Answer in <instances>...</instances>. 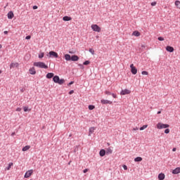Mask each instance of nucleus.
<instances>
[{
  "mask_svg": "<svg viewBox=\"0 0 180 180\" xmlns=\"http://www.w3.org/2000/svg\"><path fill=\"white\" fill-rule=\"evenodd\" d=\"M34 66L37 67L38 68H44L45 70L49 68V66H47L44 62H34Z\"/></svg>",
  "mask_w": 180,
  "mask_h": 180,
  "instance_id": "obj_1",
  "label": "nucleus"
},
{
  "mask_svg": "<svg viewBox=\"0 0 180 180\" xmlns=\"http://www.w3.org/2000/svg\"><path fill=\"white\" fill-rule=\"evenodd\" d=\"M49 58L53 57L54 58H58V53L54 51H49V54L46 55Z\"/></svg>",
  "mask_w": 180,
  "mask_h": 180,
  "instance_id": "obj_2",
  "label": "nucleus"
},
{
  "mask_svg": "<svg viewBox=\"0 0 180 180\" xmlns=\"http://www.w3.org/2000/svg\"><path fill=\"white\" fill-rule=\"evenodd\" d=\"M168 127H169V124H162L161 122H159L157 124V129H168Z\"/></svg>",
  "mask_w": 180,
  "mask_h": 180,
  "instance_id": "obj_3",
  "label": "nucleus"
},
{
  "mask_svg": "<svg viewBox=\"0 0 180 180\" xmlns=\"http://www.w3.org/2000/svg\"><path fill=\"white\" fill-rule=\"evenodd\" d=\"M91 29H92V30H94V32H97V33L101 32V27H99L96 24L92 25Z\"/></svg>",
  "mask_w": 180,
  "mask_h": 180,
  "instance_id": "obj_4",
  "label": "nucleus"
},
{
  "mask_svg": "<svg viewBox=\"0 0 180 180\" xmlns=\"http://www.w3.org/2000/svg\"><path fill=\"white\" fill-rule=\"evenodd\" d=\"M130 68H131V74H133L134 75H136V74H137V68H136V67H134V65L131 64L130 65Z\"/></svg>",
  "mask_w": 180,
  "mask_h": 180,
  "instance_id": "obj_5",
  "label": "nucleus"
},
{
  "mask_svg": "<svg viewBox=\"0 0 180 180\" xmlns=\"http://www.w3.org/2000/svg\"><path fill=\"white\" fill-rule=\"evenodd\" d=\"M101 103H102V105H112V101H109V100H105V99H102L101 101Z\"/></svg>",
  "mask_w": 180,
  "mask_h": 180,
  "instance_id": "obj_6",
  "label": "nucleus"
},
{
  "mask_svg": "<svg viewBox=\"0 0 180 180\" xmlns=\"http://www.w3.org/2000/svg\"><path fill=\"white\" fill-rule=\"evenodd\" d=\"M32 174H33V169L28 170L27 172H26L24 176L25 178H30Z\"/></svg>",
  "mask_w": 180,
  "mask_h": 180,
  "instance_id": "obj_7",
  "label": "nucleus"
},
{
  "mask_svg": "<svg viewBox=\"0 0 180 180\" xmlns=\"http://www.w3.org/2000/svg\"><path fill=\"white\" fill-rule=\"evenodd\" d=\"M130 90L126 89L124 90H122L120 92V95H129V94H130Z\"/></svg>",
  "mask_w": 180,
  "mask_h": 180,
  "instance_id": "obj_8",
  "label": "nucleus"
},
{
  "mask_svg": "<svg viewBox=\"0 0 180 180\" xmlns=\"http://www.w3.org/2000/svg\"><path fill=\"white\" fill-rule=\"evenodd\" d=\"M78 60H79V57H78V56H77V55H72V56H71L70 61H78Z\"/></svg>",
  "mask_w": 180,
  "mask_h": 180,
  "instance_id": "obj_9",
  "label": "nucleus"
},
{
  "mask_svg": "<svg viewBox=\"0 0 180 180\" xmlns=\"http://www.w3.org/2000/svg\"><path fill=\"white\" fill-rule=\"evenodd\" d=\"M172 174L176 175L177 174H180V167H176V169L172 170Z\"/></svg>",
  "mask_w": 180,
  "mask_h": 180,
  "instance_id": "obj_10",
  "label": "nucleus"
},
{
  "mask_svg": "<svg viewBox=\"0 0 180 180\" xmlns=\"http://www.w3.org/2000/svg\"><path fill=\"white\" fill-rule=\"evenodd\" d=\"M166 50L167 51H168L169 53H174V47L170 46H167L166 47Z\"/></svg>",
  "mask_w": 180,
  "mask_h": 180,
  "instance_id": "obj_11",
  "label": "nucleus"
},
{
  "mask_svg": "<svg viewBox=\"0 0 180 180\" xmlns=\"http://www.w3.org/2000/svg\"><path fill=\"white\" fill-rule=\"evenodd\" d=\"M30 74H31V75H34L36 74V70L34 69V67L31 68L29 70Z\"/></svg>",
  "mask_w": 180,
  "mask_h": 180,
  "instance_id": "obj_12",
  "label": "nucleus"
},
{
  "mask_svg": "<svg viewBox=\"0 0 180 180\" xmlns=\"http://www.w3.org/2000/svg\"><path fill=\"white\" fill-rule=\"evenodd\" d=\"M100 154V157H105V155H106V150H105V149H101L99 152Z\"/></svg>",
  "mask_w": 180,
  "mask_h": 180,
  "instance_id": "obj_13",
  "label": "nucleus"
},
{
  "mask_svg": "<svg viewBox=\"0 0 180 180\" xmlns=\"http://www.w3.org/2000/svg\"><path fill=\"white\" fill-rule=\"evenodd\" d=\"M72 18L70 17V16H64L63 18V20H64V22H70V20H72Z\"/></svg>",
  "mask_w": 180,
  "mask_h": 180,
  "instance_id": "obj_14",
  "label": "nucleus"
},
{
  "mask_svg": "<svg viewBox=\"0 0 180 180\" xmlns=\"http://www.w3.org/2000/svg\"><path fill=\"white\" fill-rule=\"evenodd\" d=\"M59 79H60V77H58L57 75L53 76V82H55V84H58Z\"/></svg>",
  "mask_w": 180,
  "mask_h": 180,
  "instance_id": "obj_15",
  "label": "nucleus"
},
{
  "mask_svg": "<svg viewBox=\"0 0 180 180\" xmlns=\"http://www.w3.org/2000/svg\"><path fill=\"white\" fill-rule=\"evenodd\" d=\"M13 16H15V15L13 14V12L10 11L8 13V19H13Z\"/></svg>",
  "mask_w": 180,
  "mask_h": 180,
  "instance_id": "obj_16",
  "label": "nucleus"
},
{
  "mask_svg": "<svg viewBox=\"0 0 180 180\" xmlns=\"http://www.w3.org/2000/svg\"><path fill=\"white\" fill-rule=\"evenodd\" d=\"M158 179L159 180H164V179H165V174H164L162 173L159 174Z\"/></svg>",
  "mask_w": 180,
  "mask_h": 180,
  "instance_id": "obj_17",
  "label": "nucleus"
},
{
  "mask_svg": "<svg viewBox=\"0 0 180 180\" xmlns=\"http://www.w3.org/2000/svg\"><path fill=\"white\" fill-rule=\"evenodd\" d=\"M65 60L66 61H71V55L70 54H65Z\"/></svg>",
  "mask_w": 180,
  "mask_h": 180,
  "instance_id": "obj_18",
  "label": "nucleus"
},
{
  "mask_svg": "<svg viewBox=\"0 0 180 180\" xmlns=\"http://www.w3.org/2000/svg\"><path fill=\"white\" fill-rule=\"evenodd\" d=\"M53 77H54V73L50 72L46 75V78H48V79H50L51 78H53Z\"/></svg>",
  "mask_w": 180,
  "mask_h": 180,
  "instance_id": "obj_19",
  "label": "nucleus"
},
{
  "mask_svg": "<svg viewBox=\"0 0 180 180\" xmlns=\"http://www.w3.org/2000/svg\"><path fill=\"white\" fill-rule=\"evenodd\" d=\"M141 161H143V158L141 157H137L134 159L135 162H140Z\"/></svg>",
  "mask_w": 180,
  "mask_h": 180,
  "instance_id": "obj_20",
  "label": "nucleus"
},
{
  "mask_svg": "<svg viewBox=\"0 0 180 180\" xmlns=\"http://www.w3.org/2000/svg\"><path fill=\"white\" fill-rule=\"evenodd\" d=\"M19 65V64L18 63H11L10 65V68H15V67H18Z\"/></svg>",
  "mask_w": 180,
  "mask_h": 180,
  "instance_id": "obj_21",
  "label": "nucleus"
},
{
  "mask_svg": "<svg viewBox=\"0 0 180 180\" xmlns=\"http://www.w3.org/2000/svg\"><path fill=\"white\" fill-rule=\"evenodd\" d=\"M132 36H136V37H139V36H140V32L139 31H134L132 33Z\"/></svg>",
  "mask_w": 180,
  "mask_h": 180,
  "instance_id": "obj_22",
  "label": "nucleus"
},
{
  "mask_svg": "<svg viewBox=\"0 0 180 180\" xmlns=\"http://www.w3.org/2000/svg\"><path fill=\"white\" fill-rule=\"evenodd\" d=\"M64 82H65L64 79H59V80H58V84L59 85H63V84H64Z\"/></svg>",
  "mask_w": 180,
  "mask_h": 180,
  "instance_id": "obj_23",
  "label": "nucleus"
},
{
  "mask_svg": "<svg viewBox=\"0 0 180 180\" xmlns=\"http://www.w3.org/2000/svg\"><path fill=\"white\" fill-rule=\"evenodd\" d=\"M30 149V146H25L22 148V151H27V150Z\"/></svg>",
  "mask_w": 180,
  "mask_h": 180,
  "instance_id": "obj_24",
  "label": "nucleus"
},
{
  "mask_svg": "<svg viewBox=\"0 0 180 180\" xmlns=\"http://www.w3.org/2000/svg\"><path fill=\"white\" fill-rule=\"evenodd\" d=\"M175 6H176V8H178L179 9H180V1H176L174 2Z\"/></svg>",
  "mask_w": 180,
  "mask_h": 180,
  "instance_id": "obj_25",
  "label": "nucleus"
},
{
  "mask_svg": "<svg viewBox=\"0 0 180 180\" xmlns=\"http://www.w3.org/2000/svg\"><path fill=\"white\" fill-rule=\"evenodd\" d=\"M94 130H95V127L89 128V136H91V134H92L94 133Z\"/></svg>",
  "mask_w": 180,
  "mask_h": 180,
  "instance_id": "obj_26",
  "label": "nucleus"
},
{
  "mask_svg": "<svg viewBox=\"0 0 180 180\" xmlns=\"http://www.w3.org/2000/svg\"><path fill=\"white\" fill-rule=\"evenodd\" d=\"M12 165H13V162H10L8 165V167L6 168V169H7V171H9V169H11V167H12Z\"/></svg>",
  "mask_w": 180,
  "mask_h": 180,
  "instance_id": "obj_27",
  "label": "nucleus"
},
{
  "mask_svg": "<svg viewBox=\"0 0 180 180\" xmlns=\"http://www.w3.org/2000/svg\"><path fill=\"white\" fill-rule=\"evenodd\" d=\"M147 127H148V125L146 124V125H143V127H141L139 130L141 131H143L145 129H147Z\"/></svg>",
  "mask_w": 180,
  "mask_h": 180,
  "instance_id": "obj_28",
  "label": "nucleus"
},
{
  "mask_svg": "<svg viewBox=\"0 0 180 180\" xmlns=\"http://www.w3.org/2000/svg\"><path fill=\"white\" fill-rule=\"evenodd\" d=\"M89 110H94V109H95V105H89Z\"/></svg>",
  "mask_w": 180,
  "mask_h": 180,
  "instance_id": "obj_29",
  "label": "nucleus"
},
{
  "mask_svg": "<svg viewBox=\"0 0 180 180\" xmlns=\"http://www.w3.org/2000/svg\"><path fill=\"white\" fill-rule=\"evenodd\" d=\"M89 64H91L89 60H86L83 63V65H89Z\"/></svg>",
  "mask_w": 180,
  "mask_h": 180,
  "instance_id": "obj_30",
  "label": "nucleus"
},
{
  "mask_svg": "<svg viewBox=\"0 0 180 180\" xmlns=\"http://www.w3.org/2000/svg\"><path fill=\"white\" fill-rule=\"evenodd\" d=\"M39 58H43V57H44V53H41L39 56H38Z\"/></svg>",
  "mask_w": 180,
  "mask_h": 180,
  "instance_id": "obj_31",
  "label": "nucleus"
},
{
  "mask_svg": "<svg viewBox=\"0 0 180 180\" xmlns=\"http://www.w3.org/2000/svg\"><path fill=\"white\" fill-rule=\"evenodd\" d=\"M112 153H113V150H112V149L108 148V149L107 150V153H108V154H112Z\"/></svg>",
  "mask_w": 180,
  "mask_h": 180,
  "instance_id": "obj_32",
  "label": "nucleus"
},
{
  "mask_svg": "<svg viewBox=\"0 0 180 180\" xmlns=\"http://www.w3.org/2000/svg\"><path fill=\"white\" fill-rule=\"evenodd\" d=\"M141 74H142V75H148V72H147V71H142Z\"/></svg>",
  "mask_w": 180,
  "mask_h": 180,
  "instance_id": "obj_33",
  "label": "nucleus"
},
{
  "mask_svg": "<svg viewBox=\"0 0 180 180\" xmlns=\"http://www.w3.org/2000/svg\"><path fill=\"white\" fill-rule=\"evenodd\" d=\"M158 39L159 40V41H164V37H159Z\"/></svg>",
  "mask_w": 180,
  "mask_h": 180,
  "instance_id": "obj_34",
  "label": "nucleus"
},
{
  "mask_svg": "<svg viewBox=\"0 0 180 180\" xmlns=\"http://www.w3.org/2000/svg\"><path fill=\"white\" fill-rule=\"evenodd\" d=\"M89 53H91V54H95V51H94L92 49H89Z\"/></svg>",
  "mask_w": 180,
  "mask_h": 180,
  "instance_id": "obj_35",
  "label": "nucleus"
},
{
  "mask_svg": "<svg viewBox=\"0 0 180 180\" xmlns=\"http://www.w3.org/2000/svg\"><path fill=\"white\" fill-rule=\"evenodd\" d=\"M78 65L79 67H80L81 70H84L85 68V67L82 64H79Z\"/></svg>",
  "mask_w": 180,
  "mask_h": 180,
  "instance_id": "obj_36",
  "label": "nucleus"
},
{
  "mask_svg": "<svg viewBox=\"0 0 180 180\" xmlns=\"http://www.w3.org/2000/svg\"><path fill=\"white\" fill-rule=\"evenodd\" d=\"M105 95H112V93H110V91H105Z\"/></svg>",
  "mask_w": 180,
  "mask_h": 180,
  "instance_id": "obj_37",
  "label": "nucleus"
},
{
  "mask_svg": "<svg viewBox=\"0 0 180 180\" xmlns=\"http://www.w3.org/2000/svg\"><path fill=\"white\" fill-rule=\"evenodd\" d=\"M30 39H32V37L30 35H28L25 37L26 40H30Z\"/></svg>",
  "mask_w": 180,
  "mask_h": 180,
  "instance_id": "obj_38",
  "label": "nucleus"
},
{
  "mask_svg": "<svg viewBox=\"0 0 180 180\" xmlns=\"http://www.w3.org/2000/svg\"><path fill=\"white\" fill-rule=\"evenodd\" d=\"M165 134H168L169 133V129H166L165 130Z\"/></svg>",
  "mask_w": 180,
  "mask_h": 180,
  "instance_id": "obj_39",
  "label": "nucleus"
},
{
  "mask_svg": "<svg viewBox=\"0 0 180 180\" xmlns=\"http://www.w3.org/2000/svg\"><path fill=\"white\" fill-rule=\"evenodd\" d=\"M24 112H27L29 110V108L28 107H24Z\"/></svg>",
  "mask_w": 180,
  "mask_h": 180,
  "instance_id": "obj_40",
  "label": "nucleus"
},
{
  "mask_svg": "<svg viewBox=\"0 0 180 180\" xmlns=\"http://www.w3.org/2000/svg\"><path fill=\"white\" fill-rule=\"evenodd\" d=\"M155 5H157V2L153 1L151 3V6H155Z\"/></svg>",
  "mask_w": 180,
  "mask_h": 180,
  "instance_id": "obj_41",
  "label": "nucleus"
},
{
  "mask_svg": "<svg viewBox=\"0 0 180 180\" xmlns=\"http://www.w3.org/2000/svg\"><path fill=\"white\" fill-rule=\"evenodd\" d=\"M72 84H74V81H71L69 84H68V86L72 85Z\"/></svg>",
  "mask_w": 180,
  "mask_h": 180,
  "instance_id": "obj_42",
  "label": "nucleus"
},
{
  "mask_svg": "<svg viewBox=\"0 0 180 180\" xmlns=\"http://www.w3.org/2000/svg\"><path fill=\"white\" fill-rule=\"evenodd\" d=\"M73 93H74V90H71L69 91V95H72Z\"/></svg>",
  "mask_w": 180,
  "mask_h": 180,
  "instance_id": "obj_43",
  "label": "nucleus"
},
{
  "mask_svg": "<svg viewBox=\"0 0 180 180\" xmlns=\"http://www.w3.org/2000/svg\"><path fill=\"white\" fill-rule=\"evenodd\" d=\"M122 167H123L124 170L127 169V166L126 165H124Z\"/></svg>",
  "mask_w": 180,
  "mask_h": 180,
  "instance_id": "obj_44",
  "label": "nucleus"
},
{
  "mask_svg": "<svg viewBox=\"0 0 180 180\" xmlns=\"http://www.w3.org/2000/svg\"><path fill=\"white\" fill-rule=\"evenodd\" d=\"M84 174H86L88 172V169H85L83 170Z\"/></svg>",
  "mask_w": 180,
  "mask_h": 180,
  "instance_id": "obj_45",
  "label": "nucleus"
},
{
  "mask_svg": "<svg viewBox=\"0 0 180 180\" xmlns=\"http://www.w3.org/2000/svg\"><path fill=\"white\" fill-rule=\"evenodd\" d=\"M20 110H22V108H18L16 109V111H17V112H20Z\"/></svg>",
  "mask_w": 180,
  "mask_h": 180,
  "instance_id": "obj_46",
  "label": "nucleus"
},
{
  "mask_svg": "<svg viewBox=\"0 0 180 180\" xmlns=\"http://www.w3.org/2000/svg\"><path fill=\"white\" fill-rule=\"evenodd\" d=\"M111 95H112V98H116V94H115L113 93L112 94L111 93Z\"/></svg>",
  "mask_w": 180,
  "mask_h": 180,
  "instance_id": "obj_47",
  "label": "nucleus"
},
{
  "mask_svg": "<svg viewBox=\"0 0 180 180\" xmlns=\"http://www.w3.org/2000/svg\"><path fill=\"white\" fill-rule=\"evenodd\" d=\"M32 8H33V9H37L38 7H37V6H34Z\"/></svg>",
  "mask_w": 180,
  "mask_h": 180,
  "instance_id": "obj_48",
  "label": "nucleus"
},
{
  "mask_svg": "<svg viewBox=\"0 0 180 180\" xmlns=\"http://www.w3.org/2000/svg\"><path fill=\"white\" fill-rule=\"evenodd\" d=\"M4 34H8V31H4Z\"/></svg>",
  "mask_w": 180,
  "mask_h": 180,
  "instance_id": "obj_49",
  "label": "nucleus"
},
{
  "mask_svg": "<svg viewBox=\"0 0 180 180\" xmlns=\"http://www.w3.org/2000/svg\"><path fill=\"white\" fill-rule=\"evenodd\" d=\"M172 151H176V148H174L172 149Z\"/></svg>",
  "mask_w": 180,
  "mask_h": 180,
  "instance_id": "obj_50",
  "label": "nucleus"
},
{
  "mask_svg": "<svg viewBox=\"0 0 180 180\" xmlns=\"http://www.w3.org/2000/svg\"><path fill=\"white\" fill-rule=\"evenodd\" d=\"M134 130H139V128H137V127L134 128Z\"/></svg>",
  "mask_w": 180,
  "mask_h": 180,
  "instance_id": "obj_51",
  "label": "nucleus"
},
{
  "mask_svg": "<svg viewBox=\"0 0 180 180\" xmlns=\"http://www.w3.org/2000/svg\"><path fill=\"white\" fill-rule=\"evenodd\" d=\"M160 113H161V111L158 112V115H160Z\"/></svg>",
  "mask_w": 180,
  "mask_h": 180,
  "instance_id": "obj_52",
  "label": "nucleus"
},
{
  "mask_svg": "<svg viewBox=\"0 0 180 180\" xmlns=\"http://www.w3.org/2000/svg\"><path fill=\"white\" fill-rule=\"evenodd\" d=\"M11 136H15V132H13V133L11 134Z\"/></svg>",
  "mask_w": 180,
  "mask_h": 180,
  "instance_id": "obj_53",
  "label": "nucleus"
},
{
  "mask_svg": "<svg viewBox=\"0 0 180 180\" xmlns=\"http://www.w3.org/2000/svg\"><path fill=\"white\" fill-rule=\"evenodd\" d=\"M1 49H2V45L0 44V50H1Z\"/></svg>",
  "mask_w": 180,
  "mask_h": 180,
  "instance_id": "obj_54",
  "label": "nucleus"
},
{
  "mask_svg": "<svg viewBox=\"0 0 180 180\" xmlns=\"http://www.w3.org/2000/svg\"><path fill=\"white\" fill-rule=\"evenodd\" d=\"M0 74H2V70H0Z\"/></svg>",
  "mask_w": 180,
  "mask_h": 180,
  "instance_id": "obj_55",
  "label": "nucleus"
},
{
  "mask_svg": "<svg viewBox=\"0 0 180 180\" xmlns=\"http://www.w3.org/2000/svg\"><path fill=\"white\" fill-rule=\"evenodd\" d=\"M71 164V162H69L68 165H70Z\"/></svg>",
  "mask_w": 180,
  "mask_h": 180,
  "instance_id": "obj_56",
  "label": "nucleus"
}]
</instances>
